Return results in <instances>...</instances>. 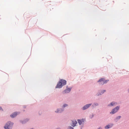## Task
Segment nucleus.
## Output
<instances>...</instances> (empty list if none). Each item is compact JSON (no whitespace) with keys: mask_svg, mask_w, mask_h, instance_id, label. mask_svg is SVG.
I'll return each mask as SVG.
<instances>
[{"mask_svg":"<svg viewBox=\"0 0 129 129\" xmlns=\"http://www.w3.org/2000/svg\"><path fill=\"white\" fill-rule=\"evenodd\" d=\"M63 85L62 84V83L60 81L58 82L56 86V88H61Z\"/></svg>","mask_w":129,"mask_h":129,"instance_id":"obj_4","label":"nucleus"},{"mask_svg":"<svg viewBox=\"0 0 129 129\" xmlns=\"http://www.w3.org/2000/svg\"><path fill=\"white\" fill-rule=\"evenodd\" d=\"M81 121L83 123H84V120L83 119H82L81 120Z\"/></svg>","mask_w":129,"mask_h":129,"instance_id":"obj_14","label":"nucleus"},{"mask_svg":"<svg viewBox=\"0 0 129 129\" xmlns=\"http://www.w3.org/2000/svg\"><path fill=\"white\" fill-rule=\"evenodd\" d=\"M24 123V122H22V123Z\"/></svg>","mask_w":129,"mask_h":129,"instance_id":"obj_22","label":"nucleus"},{"mask_svg":"<svg viewBox=\"0 0 129 129\" xmlns=\"http://www.w3.org/2000/svg\"><path fill=\"white\" fill-rule=\"evenodd\" d=\"M98 129H102V128L101 127H99Z\"/></svg>","mask_w":129,"mask_h":129,"instance_id":"obj_19","label":"nucleus"},{"mask_svg":"<svg viewBox=\"0 0 129 129\" xmlns=\"http://www.w3.org/2000/svg\"><path fill=\"white\" fill-rule=\"evenodd\" d=\"M113 124H110V125H108L105 127V128H110L112 127L113 126Z\"/></svg>","mask_w":129,"mask_h":129,"instance_id":"obj_10","label":"nucleus"},{"mask_svg":"<svg viewBox=\"0 0 129 129\" xmlns=\"http://www.w3.org/2000/svg\"><path fill=\"white\" fill-rule=\"evenodd\" d=\"M128 92H129V89L128 90Z\"/></svg>","mask_w":129,"mask_h":129,"instance_id":"obj_23","label":"nucleus"},{"mask_svg":"<svg viewBox=\"0 0 129 129\" xmlns=\"http://www.w3.org/2000/svg\"><path fill=\"white\" fill-rule=\"evenodd\" d=\"M60 81L62 83V85H65L66 84V81L65 80L61 79L60 80Z\"/></svg>","mask_w":129,"mask_h":129,"instance_id":"obj_6","label":"nucleus"},{"mask_svg":"<svg viewBox=\"0 0 129 129\" xmlns=\"http://www.w3.org/2000/svg\"><path fill=\"white\" fill-rule=\"evenodd\" d=\"M2 110V108L1 107H0V110Z\"/></svg>","mask_w":129,"mask_h":129,"instance_id":"obj_20","label":"nucleus"},{"mask_svg":"<svg viewBox=\"0 0 129 129\" xmlns=\"http://www.w3.org/2000/svg\"><path fill=\"white\" fill-rule=\"evenodd\" d=\"M17 115V113L16 112H15L12 114V115H10V116L11 117L13 118L16 116Z\"/></svg>","mask_w":129,"mask_h":129,"instance_id":"obj_7","label":"nucleus"},{"mask_svg":"<svg viewBox=\"0 0 129 129\" xmlns=\"http://www.w3.org/2000/svg\"><path fill=\"white\" fill-rule=\"evenodd\" d=\"M115 104V103L113 102H112L110 104L108 105V106H113L114 104Z\"/></svg>","mask_w":129,"mask_h":129,"instance_id":"obj_13","label":"nucleus"},{"mask_svg":"<svg viewBox=\"0 0 129 129\" xmlns=\"http://www.w3.org/2000/svg\"><path fill=\"white\" fill-rule=\"evenodd\" d=\"M13 123L10 121L7 122L4 127L5 129H11Z\"/></svg>","mask_w":129,"mask_h":129,"instance_id":"obj_1","label":"nucleus"},{"mask_svg":"<svg viewBox=\"0 0 129 129\" xmlns=\"http://www.w3.org/2000/svg\"><path fill=\"white\" fill-rule=\"evenodd\" d=\"M106 91V90H103V92L102 93H103L104 92H105Z\"/></svg>","mask_w":129,"mask_h":129,"instance_id":"obj_18","label":"nucleus"},{"mask_svg":"<svg viewBox=\"0 0 129 129\" xmlns=\"http://www.w3.org/2000/svg\"><path fill=\"white\" fill-rule=\"evenodd\" d=\"M78 123L80 125L82 123H83L81 121V120L78 119Z\"/></svg>","mask_w":129,"mask_h":129,"instance_id":"obj_12","label":"nucleus"},{"mask_svg":"<svg viewBox=\"0 0 129 129\" xmlns=\"http://www.w3.org/2000/svg\"><path fill=\"white\" fill-rule=\"evenodd\" d=\"M98 105V103H96L95 104V105L97 106V105Z\"/></svg>","mask_w":129,"mask_h":129,"instance_id":"obj_21","label":"nucleus"},{"mask_svg":"<svg viewBox=\"0 0 129 129\" xmlns=\"http://www.w3.org/2000/svg\"><path fill=\"white\" fill-rule=\"evenodd\" d=\"M119 106H117L115 108L113 109L112 111L110 112V114H114L115 113L117 112L119 109Z\"/></svg>","mask_w":129,"mask_h":129,"instance_id":"obj_3","label":"nucleus"},{"mask_svg":"<svg viewBox=\"0 0 129 129\" xmlns=\"http://www.w3.org/2000/svg\"><path fill=\"white\" fill-rule=\"evenodd\" d=\"M120 117H121L120 116H118L117 117V118L118 119H120Z\"/></svg>","mask_w":129,"mask_h":129,"instance_id":"obj_17","label":"nucleus"},{"mask_svg":"<svg viewBox=\"0 0 129 129\" xmlns=\"http://www.w3.org/2000/svg\"><path fill=\"white\" fill-rule=\"evenodd\" d=\"M71 88H68L66 89L64 91V92L65 93H68L70 92L71 91Z\"/></svg>","mask_w":129,"mask_h":129,"instance_id":"obj_8","label":"nucleus"},{"mask_svg":"<svg viewBox=\"0 0 129 129\" xmlns=\"http://www.w3.org/2000/svg\"><path fill=\"white\" fill-rule=\"evenodd\" d=\"M69 129H74V128L71 126H70L69 128Z\"/></svg>","mask_w":129,"mask_h":129,"instance_id":"obj_16","label":"nucleus"},{"mask_svg":"<svg viewBox=\"0 0 129 129\" xmlns=\"http://www.w3.org/2000/svg\"><path fill=\"white\" fill-rule=\"evenodd\" d=\"M91 105V104H87L84 106L83 107V110H85L88 108L89 107H90Z\"/></svg>","mask_w":129,"mask_h":129,"instance_id":"obj_5","label":"nucleus"},{"mask_svg":"<svg viewBox=\"0 0 129 129\" xmlns=\"http://www.w3.org/2000/svg\"><path fill=\"white\" fill-rule=\"evenodd\" d=\"M72 122V126L74 127L76 126V124L77 123V122L76 120L73 121Z\"/></svg>","mask_w":129,"mask_h":129,"instance_id":"obj_9","label":"nucleus"},{"mask_svg":"<svg viewBox=\"0 0 129 129\" xmlns=\"http://www.w3.org/2000/svg\"><path fill=\"white\" fill-rule=\"evenodd\" d=\"M62 110L61 109H57V111H55V112L56 113H60L62 111Z\"/></svg>","mask_w":129,"mask_h":129,"instance_id":"obj_11","label":"nucleus"},{"mask_svg":"<svg viewBox=\"0 0 129 129\" xmlns=\"http://www.w3.org/2000/svg\"><path fill=\"white\" fill-rule=\"evenodd\" d=\"M108 81V80H105L104 78H101L99 80L98 82L100 84L103 85L105 83H106Z\"/></svg>","mask_w":129,"mask_h":129,"instance_id":"obj_2","label":"nucleus"},{"mask_svg":"<svg viewBox=\"0 0 129 129\" xmlns=\"http://www.w3.org/2000/svg\"><path fill=\"white\" fill-rule=\"evenodd\" d=\"M67 106V105L66 104H64L63 106V107H64L66 106Z\"/></svg>","mask_w":129,"mask_h":129,"instance_id":"obj_15","label":"nucleus"}]
</instances>
